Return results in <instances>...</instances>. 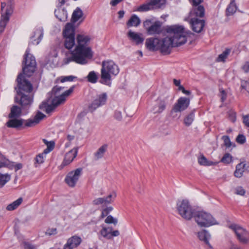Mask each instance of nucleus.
<instances>
[{
    "mask_svg": "<svg viewBox=\"0 0 249 249\" xmlns=\"http://www.w3.org/2000/svg\"><path fill=\"white\" fill-rule=\"evenodd\" d=\"M221 101L224 102L226 99V97H227L226 93L224 90H222L221 91Z\"/></svg>",
    "mask_w": 249,
    "mask_h": 249,
    "instance_id": "0e129e2a",
    "label": "nucleus"
},
{
    "mask_svg": "<svg viewBox=\"0 0 249 249\" xmlns=\"http://www.w3.org/2000/svg\"><path fill=\"white\" fill-rule=\"evenodd\" d=\"M81 237L74 235L69 238L67 243L64 246L63 249H73L77 248L81 243Z\"/></svg>",
    "mask_w": 249,
    "mask_h": 249,
    "instance_id": "6ab92c4d",
    "label": "nucleus"
},
{
    "mask_svg": "<svg viewBox=\"0 0 249 249\" xmlns=\"http://www.w3.org/2000/svg\"><path fill=\"white\" fill-rule=\"evenodd\" d=\"M150 27L151 28L147 32V34L150 35L160 34L162 31L161 23L159 21H156L153 23Z\"/></svg>",
    "mask_w": 249,
    "mask_h": 249,
    "instance_id": "393cba45",
    "label": "nucleus"
},
{
    "mask_svg": "<svg viewBox=\"0 0 249 249\" xmlns=\"http://www.w3.org/2000/svg\"><path fill=\"white\" fill-rule=\"evenodd\" d=\"M119 72L118 66L112 60L103 61L102 62L101 78L102 83L107 85H111V75H116Z\"/></svg>",
    "mask_w": 249,
    "mask_h": 249,
    "instance_id": "20e7f679",
    "label": "nucleus"
},
{
    "mask_svg": "<svg viewBox=\"0 0 249 249\" xmlns=\"http://www.w3.org/2000/svg\"><path fill=\"white\" fill-rule=\"evenodd\" d=\"M222 139L224 142L225 145L227 147H230L231 146V142L229 137L227 136H224L222 137Z\"/></svg>",
    "mask_w": 249,
    "mask_h": 249,
    "instance_id": "3c124183",
    "label": "nucleus"
},
{
    "mask_svg": "<svg viewBox=\"0 0 249 249\" xmlns=\"http://www.w3.org/2000/svg\"><path fill=\"white\" fill-rule=\"evenodd\" d=\"M1 157L3 158V159L0 160V168L2 167L7 168L9 163V160L6 159L2 155H1Z\"/></svg>",
    "mask_w": 249,
    "mask_h": 249,
    "instance_id": "ea45409f",
    "label": "nucleus"
},
{
    "mask_svg": "<svg viewBox=\"0 0 249 249\" xmlns=\"http://www.w3.org/2000/svg\"><path fill=\"white\" fill-rule=\"evenodd\" d=\"M170 100L172 101L173 99L169 93L160 96L153 103L151 108V112L156 115L162 113L170 103Z\"/></svg>",
    "mask_w": 249,
    "mask_h": 249,
    "instance_id": "0eeeda50",
    "label": "nucleus"
},
{
    "mask_svg": "<svg viewBox=\"0 0 249 249\" xmlns=\"http://www.w3.org/2000/svg\"><path fill=\"white\" fill-rule=\"evenodd\" d=\"M241 88L246 90L248 92H249V81H242L241 84Z\"/></svg>",
    "mask_w": 249,
    "mask_h": 249,
    "instance_id": "a18cd8bd",
    "label": "nucleus"
},
{
    "mask_svg": "<svg viewBox=\"0 0 249 249\" xmlns=\"http://www.w3.org/2000/svg\"><path fill=\"white\" fill-rule=\"evenodd\" d=\"M194 217L196 222L200 227H209L219 224L217 221L211 213L204 211L195 213Z\"/></svg>",
    "mask_w": 249,
    "mask_h": 249,
    "instance_id": "6e6552de",
    "label": "nucleus"
},
{
    "mask_svg": "<svg viewBox=\"0 0 249 249\" xmlns=\"http://www.w3.org/2000/svg\"><path fill=\"white\" fill-rule=\"evenodd\" d=\"M45 115L40 111H38L33 119L24 120L22 119H17V118H10L6 123V125L9 128H18L21 126L24 123L26 127H32L38 124Z\"/></svg>",
    "mask_w": 249,
    "mask_h": 249,
    "instance_id": "423d86ee",
    "label": "nucleus"
},
{
    "mask_svg": "<svg viewBox=\"0 0 249 249\" xmlns=\"http://www.w3.org/2000/svg\"><path fill=\"white\" fill-rule=\"evenodd\" d=\"M242 69L245 72L249 71V62H246L242 66Z\"/></svg>",
    "mask_w": 249,
    "mask_h": 249,
    "instance_id": "6e6d98bb",
    "label": "nucleus"
},
{
    "mask_svg": "<svg viewBox=\"0 0 249 249\" xmlns=\"http://www.w3.org/2000/svg\"><path fill=\"white\" fill-rule=\"evenodd\" d=\"M195 114L194 111L191 112L187 115L184 119V124L186 126H190L194 121Z\"/></svg>",
    "mask_w": 249,
    "mask_h": 249,
    "instance_id": "2f4dec72",
    "label": "nucleus"
},
{
    "mask_svg": "<svg viewBox=\"0 0 249 249\" xmlns=\"http://www.w3.org/2000/svg\"><path fill=\"white\" fill-rule=\"evenodd\" d=\"M57 229L56 228L49 229L45 232L46 235H52L57 233Z\"/></svg>",
    "mask_w": 249,
    "mask_h": 249,
    "instance_id": "8fccbe9b",
    "label": "nucleus"
},
{
    "mask_svg": "<svg viewBox=\"0 0 249 249\" xmlns=\"http://www.w3.org/2000/svg\"><path fill=\"white\" fill-rule=\"evenodd\" d=\"M236 142L240 144H243L246 142V137L242 134H239L236 138Z\"/></svg>",
    "mask_w": 249,
    "mask_h": 249,
    "instance_id": "37998d69",
    "label": "nucleus"
},
{
    "mask_svg": "<svg viewBox=\"0 0 249 249\" xmlns=\"http://www.w3.org/2000/svg\"><path fill=\"white\" fill-rule=\"evenodd\" d=\"M114 118L119 121H121L122 119V112L118 110L115 111L114 113Z\"/></svg>",
    "mask_w": 249,
    "mask_h": 249,
    "instance_id": "603ef678",
    "label": "nucleus"
},
{
    "mask_svg": "<svg viewBox=\"0 0 249 249\" xmlns=\"http://www.w3.org/2000/svg\"><path fill=\"white\" fill-rule=\"evenodd\" d=\"M88 81L91 83H95L98 79V76L96 72L94 71H92L89 72L87 76Z\"/></svg>",
    "mask_w": 249,
    "mask_h": 249,
    "instance_id": "c9c22d12",
    "label": "nucleus"
},
{
    "mask_svg": "<svg viewBox=\"0 0 249 249\" xmlns=\"http://www.w3.org/2000/svg\"><path fill=\"white\" fill-rule=\"evenodd\" d=\"M74 87H71L68 90L65 91L60 96H56L52 101L51 104L48 103V101H43L39 106V108L49 114L53 111L58 106L65 103L66 98L73 91Z\"/></svg>",
    "mask_w": 249,
    "mask_h": 249,
    "instance_id": "39448f33",
    "label": "nucleus"
},
{
    "mask_svg": "<svg viewBox=\"0 0 249 249\" xmlns=\"http://www.w3.org/2000/svg\"><path fill=\"white\" fill-rule=\"evenodd\" d=\"M141 23V20L136 15H132L130 19L126 23V25L128 28L131 27H137Z\"/></svg>",
    "mask_w": 249,
    "mask_h": 249,
    "instance_id": "bb28decb",
    "label": "nucleus"
},
{
    "mask_svg": "<svg viewBox=\"0 0 249 249\" xmlns=\"http://www.w3.org/2000/svg\"><path fill=\"white\" fill-rule=\"evenodd\" d=\"M205 15V9L203 6L196 5L192 7L189 13V18H203Z\"/></svg>",
    "mask_w": 249,
    "mask_h": 249,
    "instance_id": "aec40b11",
    "label": "nucleus"
},
{
    "mask_svg": "<svg viewBox=\"0 0 249 249\" xmlns=\"http://www.w3.org/2000/svg\"><path fill=\"white\" fill-rule=\"evenodd\" d=\"M241 248L237 245L232 244L230 249H240Z\"/></svg>",
    "mask_w": 249,
    "mask_h": 249,
    "instance_id": "774afa93",
    "label": "nucleus"
},
{
    "mask_svg": "<svg viewBox=\"0 0 249 249\" xmlns=\"http://www.w3.org/2000/svg\"><path fill=\"white\" fill-rule=\"evenodd\" d=\"M197 237L200 240L203 241L210 249H213V247L209 242L211 235L207 231L204 230L198 232L197 233Z\"/></svg>",
    "mask_w": 249,
    "mask_h": 249,
    "instance_id": "b1692460",
    "label": "nucleus"
},
{
    "mask_svg": "<svg viewBox=\"0 0 249 249\" xmlns=\"http://www.w3.org/2000/svg\"><path fill=\"white\" fill-rule=\"evenodd\" d=\"M63 34L65 38V48L69 50L71 49L75 44L74 28L72 24L67 23Z\"/></svg>",
    "mask_w": 249,
    "mask_h": 249,
    "instance_id": "9b49d317",
    "label": "nucleus"
},
{
    "mask_svg": "<svg viewBox=\"0 0 249 249\" xmlns=\"http://www.w3.org/2000/svg\"><path fill=\"white\" fill-rule=\"evenodd\" d=\"M44 162V156L43 154H39L36 158L35 164H41Z\"/></svg>",
    "mask_w": 249,
    "mask_h": 249,
    "instance_id": "49530a36",
    "label": "nucleus"
},
{
    "mask_svg": "<svg viewBox=\"0 0 249 249\" xmlns=\"http://www.w3.org/2000/svg\"><path fill=\"white\" fill-rule=\"evenodd\" d=\"M198 162L200 165L204 166H210L213 164L212 161L208 160L203 155H201L198 158Z\"/></svg>",
    "mask_w": 249,
    "mask_h": 249,
    "instance_id": "f704fd0d",
    "label": "nucleus"
},
{
    "mask_svg": "<svg viewBox=\"0 0 249 249\" xmlns=\"http://www.w3.org/2000/svg\"><path fill=\"white\" fill-rule=\"evenodd\" d=\"M116 196V194L115 193H113L111 194H110L107 196L106 197H103L104 198V203L105 204H108L111 203L113 200Z\"/></svg>",
    "mask_w": 249,
    "mask_h": 249,
    "instance_id": "e433bc0d",
    "label": "nucleus"
},
{
    "mask_svg": "<svg viewBox=\"0 0 249 249\" xmlns=\"http://www.w3.org/2000/svg\"><path fill=\"white\" fill-rule=\"evenodd\" d=\"M82 168H78L69 172L66 176L65 181L68 186L73 187L75 186L82 173Z\"/></svg>",
    "mask_w": 249,
    "mask_h": 249,
    "instance_id": "ddd939ff",
    "label": "nucleus"
},
{
    "mask_svg": "<svg viewBox=\"0 0 249 249\" xmlns=\"http://www.w3.org/2000/svg\"><path fill=\"white\" fill-rule=\"evenodd\" d=\"M160 1L161 0H150L147 2L140 6L138 8L137 11L142 12L160 8L161 7Z\"/></svg>",
    "mask_w": 249,
    "mask_h": 249,
    "instance_id": "dca6fc26",
    "label": "nucleus"
},
{
    "mask_svg": "<svg viewBox=\"0 0 249 249\" xmlns=\"http://www.w3.org/2000/svg\"><path fill=\"white\" fill-rule=\"evenodd\" d=\"M234 191L235 194L241 196H244L246 193L245 190L242 186L237 187L235 188Z\"/></svg>",
    "mask_w": 249,
    "mask_h": 249,
    "instance_id": "79ce46f5",
    "label": "nucleus"
},
{
    "mask_svg": "<svg viewBox=\"0 0 249 249\" xmlns=\"http://www.w3.org/2000/svg\"><path fill=\"white\" fill-rule=\"evenodd\" d=\"M22 164L19 163L15 164L14 168L15 171H17L18 170L21 169L22 168Z\"/></svg>",
    "mask_w": 249,
    "mask_h": 249,
    "instance_id": "69168bd1",
    "label": "nucleus"
},
{
    "mask_svg": "<svg viewBox=\"0 0 249 249\" xmlns=\"http://www.w3.org/2000/svg\"><path fill=\"white\" fill-rule=\"evenodd\" d=\"M43 142L47 145V149H50L51 150H53L55 146V142L54 141H50L48 142L46 139H43Z\"/></svg>",
    "mask_w": 249,
    "mask_h": 249,
    "instance_id": "58836bf2",
    "label": "nucleus"
},
{
    "mask_svg": "<svg viewBox=\"0 0 249 249\" xmlns=\"http://www.w3.org/2000/svg\"><path fill=\"white\" fill-rule=\"evenodd\" d=\"M77 45L74 51H72L70 56H68L63 60L65 64L71 62L84 65L88 63V59L91 58L93 53L89 44L90 40L89 36L78 34L76 37Z\"/></svg>",
    "mask_w": 249,
    "mask_h": 249,
    "instance_id": "7ed1b4c3",
    "label": "nucleus"
},
{
    "mask_svg": "<svg viewBox=\"0 0 249 249\" xmlns=\"http://www.w3.org/2000/svg\"><path fill=\"white\" fill-rule=\"evenodd\" d=\"M83 16V12L81 9L77 7L73 12L72 18L75 21L78 20Z\"/></svg>",
    "mask_w": 249,
    "mask_h": 249,
    "instance_id": "72a5a7b5",
    "label": "nucleus"
},
{
    "mask_svg": "<svg viewBox=\"0 0 249 249\" xmlns=\"http://www.w3.org/2000/svg\"><path fill=\"white\" fill-rule=\"evenodd\" d=\"M190 104V99L186 97H181L178 98L173 106L171 113L181 112L188 108Z\"/></svg>",
    "mask_w": 249,
    "mask_h": 249,
    "instance_id": "4468645a",
    "label": "nucleus"
},
{
    "mask_svg": "<svg viewBox=\"0 0 249 249\" xmlns=\"http://www.w3.org/2000/svg\"><path fill=\"white\" fill-rule=\"evenodd\" d=\"M246 171L249 172V162H241L236 166L234 175L236 178H240Z\"/></svg>",
    "mask_w": 249,
    "mask_h": 249,
    "instance_id": "412c9836",
    "label": "nucleus"
},
{
    "mask_svg": "<svg viewBox=\"0 0 249 249\" xmlns=\"http://www.w3.org/2000/svg\"><path fill=\"white\" fill-rule=\"evenodd\" d=\"M127 36L129 39L137 45L142 43L144 41V38L141 33H138L130 30L127 34Z\"/></svg>",
    "mask_w": 249,
    "mask_h": 249,
    "instance_id": "5701e85b",
    "label": "nucleus"
},
{
    "mask_svg": "<svg viewBox=\"0 0 249 249\" xmlns=\"http://www.w3.org/2000/svg\"><path fill=\"white\" fill-rule=\"evenodd\" d=\"M108 145L107 144H104L94 153V159L97 160L102 158L107 149Z\"/></svg>",
    "mask_w": 249,
    "mask_h": 249,
    "instance_id": "a878e982",
    "label": "nucleus"
},
{
    "mask_svg": "<svg viewBox=\"0 0 249 249\" xmlns=\"http://www.w3.org/2000/svg\"><path fill=\"white\" fill-rule=\"evenodd\" d=\"M230 120L233 123L236 121V116L234 113H232L229 115Z\"/></svg>",
    "mask_w": 249,
    "mask_h": 249,
    "instance_id": "e2e57ef3",
    "label": "nucleus"
},
{
    "mask_svg": "<svg viewBox=\"0 0 249 249\" xmlns=\"http://www.w3.org/2000/svg\"><path fill=\"white\" fill-rule=\"evenodd\" d=\"M15 162L13 161H11L9 160L8 165L7 168L10 170L13 169L15 167Z\"/></svg>",
    "mask_w": 249,
    "mask_h": 249,
    "instance_id": "338daca9",
    "label": "nucleus"
},
{
    "mask_svg": "<svg viewBox=\"0 0 249 249\" xmlns=\"http://www.w3.org/2000/svg\"><path fill=\"white\" fill-rule=\"evenodd\" d=\"M25 249H36L35 246L30 244L29 243H26L25 244Z\"/></svg>",
    "mask_w": 249,
    "mask_h": 249,
    "instance_id": "13d9d810",
    "label": "nucleus"
},
{
    "mask_svg": "<svg viewBox=\"0 0 249 249\" xmlns=\"http://www.w3.org/2000/svg\"><path fill=\"white\" fill-rule=\"evenodd\" d=\"M112 230V228H107L105 227H102V230L100 231L101 235L107 239H111V235H110V231Z\"/></svg>",
    "mask_w": 249,
    "mask_h": 249,
    "instance_id": "c756f323",
    "label": "nucleus"
},
{
    "mask_svg": "<svg viewBox=\"0 0 249 249\" xmlns=\"http://www.w3.org/2000/svg\"><path fill=\"white\" fill-rule=\"evenodd\" d=\"M243 123L247 126L249 127V115L244 117Z\"/></svg>",
    "mask_w": 249,
    "mask_h": 249,
    "instance_id": "bf43d9fd",
    "label": "nucleus"
},
{
    "mask_svg": "<svg viewBox=\"0 0 249 249\" xmlns=\"http://www.w3.org/2000/svg\"><path fill=\"white\" fill-rule=\"evenodd\" d=\"M189 23L192 27V30L197 33H200L203 29L205 26V20L200 19L198 18H190Z\"/></svg>",
    "mask_w": 249,
    "mask_h": 249,
    "instance_id": "f3484780",
    "label": "nucleus"
},
{
    "mask_svg": "<svg viewBox=\"0 0 249 249\" xmlns=\"http://www.w3.org/2000/svg\"><path fill=\"white\" fill-rule=\"evenodd\" d=\"M177 209L179 214L186 220H190L194 216L195 213L189 201L187 199L178 200L177 203Z\"/></svg>",
    "mask_w": 249,
    "mask_h": 249,
    "instance_id": "1a4fd4ad",
    "label": "nucleus"
},
{
    "mask_svg": "<svg viewBox=\"0 0 249 249\" xmlns=\"http://www.w3.org/2000/svg\"><path fill=\"white\" fill-rule=\"evenodd\" d=\"M92 203L95 205L104 204V198L103 197L96 198L93 201Z\"/></svg>",
    "mask_w": 249,
    "mask_h": 249,
    "instance_id": "864d4df0",
    "label": "nucleus"
},
{
    "mask_svg": "<svg viewBox=\"0 0 249 249\" xmlns=\"http://www.w3.org/2000/svg\"><path fill=\"white\" fill-rule=\"evenodd\" d=\"M221 161L228 164L231 161V156L229 153L225 154L221 160Z\"/></svg>",
    "mask_w": 249,
    "mask_h": 249,
    "instance_id": "4c0bfd02",
    "label": "nucleus"
},
{
    "mask_svg": "<svg viewBox=\"0 0 249 249\" xmlns=\"http://www.w3.org/2000/svg\"><path fill=\"white\" fill-rule=\"evenodd\" d=\"M237 6L235 3L231 2L227 7L226 11V15L227 16L232 15L236 11Z\"/></svg>",
    "mask_w": 249,
    "mask_h": 249,
    "instance_id": "c85d7f7f",
    "label": "nucleus"
},
{
    "mask_svg": "<svg viewBox=\"0 0 249 249\" xmlns=\"http://www.w3.org/2000/svg\"><path fill=\"white\" fill-rule=\"evenodd\" d=\"M38 32H39V33H40V35H39V36L38 38V40L36 42V43L33 42V44H36V45L38 44L43 37V33L42 32V31L41 30H40L39 31H38Z\"/></svg>",
    "mask_w": 249,
    "mask_h": 249,
    "instance_id": "052dcab7",
    "label": "nucleus"
},
{
    "mask_svg": "<svg viewBox=\"0 0 249 249\" xmlns=\"http://www.w3.org/2000/svg\"><path fill=\"white\" fill-rule=\"evenodd\" d=\"M75 78H76V77L72 76V75L64 76V77H62L61 79V82H65L66 81H72Z\"/></svg>",
    "mask_w": 249,
    "mask_h": 249,
    "instance_id": "09e8293b",
    "label": "nucleus"
},
{
    "mask_svg": "<svg viewBox=\"0 0 249 249\" xmlns=\"http://www.w3.org/2000/svg\"><path fill=\"white\" fill-rule=\"evenodd\" d=\"M6 6L5 2H1V16L0 20V33H1L8 22L9 20L10 16L13 13V9L11 5H8L6 8V10L4 11V8Z\"/></svg>",
    "mask_w": 249,
    "mask_h": 249,
    "instance_id": "f8f14e48",
    "label": "nucleus"
},
{
    "mask_svg": "<svg viewBox=\"0 0 249 249\" xmlns=\"http://www.w3.org/2000/svg\"><path fill=\"white\" fill-rule=\"evenodd\" d=\"M105 222L107 224L113 223L116 225L117 223V220L113 218L111 215H108L105 219Z\"/></svg>",
    "mask_w": 249,
    "mask_h": 249,
    "instance_id": "a19ab883",
    "label": "nucleus"
},
{
    "mask_svg": "<svg viewBox=\"0 0 249 249\" xmlns=\"http://www.w3.org/2000/svg\"><path fill=\"white\" fill-rule=\"evenodd\" d=\"M231 52V50L226 49L221 54H219L216 59L217 62H224Z\"/></svg>",
    "mask_w": 249,
    "mask_h": 249,
    "instance_id": "473e14b6",
    "label": "nucleus"
},
{
    "mask_svg": "<svg viewBox=\"0 0 249 249\" xmlns=\"http://www.w3.org/2000/svg\"><path fill=\"white\" fill-rule=\"evenodd\" d=\"M166 31L169 36L160 40V50L162 53L168 54L173 47H178L186 43L189 31L183 26L179 25L167 27Z\"/></svg>",
    "mask_w": 249,
    "mask_h": 249,
    "instance_id": "f03ea898",
    "label": "nucleus"
},
{
    "mask_svg": "<svg viewBox=\"0 0 249 249\" xmlns=\"http://www.w3.org/2000/svg\"><path fill=\"white\" fill-rule=\"evenodd\" d=\"M110 235H111V238L114 236H118L120 235V232L118 230L114 231H110Z\"/></svg>",
    "mask_w": 249,
    "mask_h": 249,
    "instance_id": "680f3d73",
    "label": "nucleus"
},
{
    "mask_svg": "<svg viewBox=\"0 0 249 249\" xmlns=\"http://www.w3.org/2000/svg\"><path fill=\"white\" fill-rule=\"evenodd\" d=\"M61 13L60 11L59 10H55V11H54V14L55 15V16L57 17V18L60 20V21H64L66 18H65V16H64L63 17H59V14Z\"/></svg>",
    "mask_w": 249,
    "mask_h": 249,
    "instance_id": "5fc2aeb1",
    "label": "nucleus"
},
{
    "mask_svg": "<svg viewBox=\"0 0 249 249\" xmlns=\"http://www.w3.org/2000/svg\"><path fill=\"white\" fill-rule=\"evenodd\" d=\"M228 228L234 232L239 243L243 245H249V231L234 223L229 225Z\"/></svg>",
    "mask_w": 249,
    "mask_h": 249,
    "instance_id": "9d476101",
    "label": "nucleus"
},
{
    "mask_svg": "<svg viewBox=\"0 0 249 249\" xmlns=\"http://www.w3.org/2000/svg\"><path fill=\"white\" fill-rule=\"evenodd\" d=\"M143 27L146 30L147 32L149 31L150 27L152 25V23L151 20L147 19L143 22Z\"/></svg>",
    "mask_w": 249,
    "mask_h": 249,
    "instance_id": "c03bdc74",
    "label": "nucleus"
},
{
    "mask_svg": "<svg viewBox=\"0 0 249 249\" xmlns=\"http://www.w3.org/2000/svg\"><path fill=\"white\" fill-rule=\"evenodd\" d=\"M107 100V95L103 93L97 96V98L89 106V109L93 112L99 107L105 104Z\"/></svg>",
    "mask_w": 249,
    "mask_h": 249,
    "instance_id": "2eb2a0df",
    "label": "nucleus"
},
{
    "mask_svg": "<svg viewBox=\"0 0 249 249\" xmlns=\"http://www.w3.org/2000/svg\"><path fill=\"white\" fill-rule=\"evenodd\" d=\"M63 89V87L56 86L54 87L52 89V93L53 95H56L57 94L59 93V91L62 90Z\"/></svg>",
    "mask_w": 249,
    "mask_h": 249,
    "instance_id": "de8ad7c7",
    "label": "nucleus"
},
{
    "mask_svg": "<svg viewBox=\"0 0 249 249\" xmlns=\"http://www.w3.org/2000/svg\"><path fill=\"white\" fill-rule=\"evenodd\" d=\"M145 45L150 51L160 50V40L158 38H148L146 39Z\"/></svg>",
    "mask_w": 249,
    "mask_h": 249,
    "instance_id": "4be33fe9",
    "label": "nucleus"
},
{
    "mask_svg": "<svg viewBox=\"0 0 249 249\" xmlns=\"http://www.w3.org/2000/svg\"><path fill=\"white\" fill-rule=\"evenodd\" d=\"M11 179L9 174H2L0 173V188L2 187Z\"/></svg>",
    "mask_w": 249,
    "mask_h": 249,
    "instance_id": "7c9ffc66",
    "label": "nucleus"
},
{
    "mask_svg": "<svg viewBox=\"0 0 249 249\" xmlns=\"http://www.w3.org/2000/svg\"><path fill=\"white\" fill-rule=\"evenodd\" d=\"M23 199L21 197H19L16 201L7 205L6 210L7 211H13L17 209L22 203Z\"/></svg>",
    "mask_w": 249,
    "mask_h": 249,
    "instance_id": "cd10ccee",
    "label": "nucleus"
},
{
    "mask_svg": "<svg viewBox=\"0 0 249 249\" xmlns=\"http://www.w3.org/2000/svg\"><path fill=\"white\" fill-rule=\"evenodd\" d=\"M193 7L196 5H200V4L202 2L203 0H190Z\"/></svg>",
    "mask_w": 249,
    "mask_h": 249,
    "instance_id": "4d7b16f0",
    "label": "nucleus"
},
{
    "mask_svg": "<svg viewBox=\"0 0 249 249\" xmlns=\"http://www.w3.org/2000/svg\"><path fill=\"white\" fill-rule=\"evenodd\" d=\"M78 149V147H74L66 154L64 159L61 165L62 168L69 165L73 161L77 156Z\"/></svg>",
    "mask_w": 249,
    "mask_h": 249,
    "instance_id": "a211bd4d",
    "label": "nucleus"
},
{
    "mask_svg": "<svg viewBox=\"0 0 249 249\" xmlns=\"http://www.w3.org/2000/svg\"><path fill=\"white\" fill-rule=\"evenodd\" d=\"M27 50L22 62V73L18 75L17 79V85L15 87L17 94L15 97V102L19 104L21 107L18 106H13L8 115V118H18L21 115L22 109L28 108L33 101L34 94L32 84L25 77L30 76L35 72L36 68V61L34 56L29 53Z\"/></svg>",
    "mask_w": 249,
    "mask_h": 249,
    "instance_id": "f257e3e1",
    "label": "nucleus"
}]
</instances>
